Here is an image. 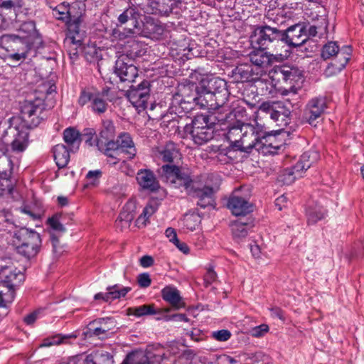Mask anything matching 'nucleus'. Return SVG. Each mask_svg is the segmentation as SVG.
I'll use <instances>...</instances> for the list:
<instances>
[{"instance_id": "nucleus-44", "label": "nucleus", "mask_w": 364, "mask_h": 364, "mask_svg": "<svg viewBox=\"0 0 364 364\" xmlns=\"http://www.w3.org/2000/svg\"><path fill=\"white\" fill-rule=\"evenodd\" d=\"M102 172L100 169L89 171L85 176V186L95 187L100 183Z\"/></svg>"}, {"instance_id": "nucleus-57", "label": "nucleus", "mask_w": 364, "mask_h": 364, "mask_svg": "<svg viewBox=\"0 0 364 364\" xmlns=\"http://www.w3.org/2000/svg\"><path fill=\"white\" fill-rule=\"evenodd\" d=\"M48 223L50 225V227L54 230L58 232L65 231V227L60 223L58 217L57 216H53L52 218H49L48 220Z\"/></svg>"}, {"instance_id": "nucleus-53", "label": "nucleus", "mask_w": 364, "mask_h": 364, "mask_svg": "<svg viewBox=\"0 0 364 364\" xmlns=\"http://www.w3.org/2000/svg\"><path fill=\"white\" fill-rule=\"evenodd\" d=\"M12 189V183L9 179L0 178V198L4 195L10 194Z\"/></svg>"}, {"instance_id": "nucleus-63", "label": "nucleus", "mask_w": 364, "mask_h": 364, "mask_svg": "<svg viewBox=\"0 0 364 364\" xmlns=\"http://www.w3.org/2000/svg\"><path fill=\"white\" fill-rule=\"evenodd\" d=\"M66 364H87V355L85 357L82 355L73 357Z\"/></svg>"}, {"instance_id": "nucleus-16", "label": "nucleus", "mask_w": 364, "mask_h": 364, "mask_svg": "<svg viewBox=\"0 0 364 364\" xmlns=\"http://www.w3.org/2000/svg\"><path fill=\"white\" fill-rule=\"evenodd\" d=\"M114 72L123 82H133L138 76L137 68L131 63L127 55H122L116 60Z\"/></svg>"}, {"instance_id": "nucleus-32", "label": "nucleus", "mask_w": 364, "mask_h": 364, "mask_svg": "<svg viewBox=\"0 0 364 364\" xmlns=\"http://www.w3.org/2000/svg\"><path fill=\"white\" fill-rule=\"evenodd\" d=\"M233 75L238 81H255L257 77L254 76V68L247 65L237 66L233 70Z\"/></svg>"}, {"instance_id": "nucleus-43", "label": "nucleus", "mask_w": 364, "mask_h": 364, "mask_svg": "<svg viewBox=\"0 0 364 364\" xmlns=\"http://www.w3.org/2000/svg\"><path fill=\"white\" fill-rule=\"evenodd\" d=\"M115 128L113 122L109 119L104 120L100 132V137L106 140H109L113 138Z\"/></svg>"}, {"instance_id": "nucleus-39", "label": "nucleus", "mask_w": 364, "mask_h": 364, "mask_svg": "<svg viewBox=\"0 0 364 364\" xmlns=\"http://www.w3.org/2000/svg\"><path fill=\"white\" fill-rule=\"evenodd\" d=\"M260 142L267 151L271 154L276 153L282 146V144L277 140L276 136L272 135L263 137Z\"/></svg>"}, {"instance_id": "nucleus-52", "label": "nucleus", "mask_w": 364, "mask_h": 364, "mask_svg": "<svg viewBox=\"0 0 364 364\" xmlns=\"http://www.w3.org/2000/svg\"><path fill=\"white\" fill-rule=\"evenodd\" d=\"M191 100L193 101L196 105H199L201 108L208 109V102L205 97V92L198 94L197 96L194 95L193 97H188L187 102H190Z\"/></svg>"}, {"instance_id": "nucleus-12", "label": "nucleus", "mask_w": 364, "mask_h": 364, "mask_svg": "<svg viewBox=\"0 0 364 364\" xmlns=\"http://www.w3.org/2000/svg\"><path fill=\"white\" fill-rule=\"evenodd\" d=\"M66 23L68 31L65 44L68 47L70 55L77 56V49L81 46L83 40V33L80 29L81 21L79 17H72Z\"/></svg>"}, {"instance_id": "nucleus-61", "label": "nucleus", "mask_w": 364, "mask_h": 364, "mask_svg": "<svg viewBox=\"0 0 364 364\" xmlns=\"http://www.w3.org/2000/svg\"><path fill=\"white\" fill-rule=\"evenodd\" d=\"M216 277L215 272L213 269L209 268L205 275V281L208 284H211L216 279Z\"/></svg>"}, {"instance_id": "nucleus-46", "label": "nucleus", "mask_w": 364, "mask_h": 364, "mask_svg": "<svg viewBox=\"0 0 364 364\" xmlns=\"http://www.w3.org/2000/svg\"><path fill=\"white\" fill-rule=\"evenodd\" d=\"M53 15L55 16L56 18L64 21H68L73 17L71 16L70 9L65 4L58 6L53 10Z\"/></svg>"}, {"instance_id": "nucleus-30", "label": "nucleus", "mask_w": 364, "mask_h": 364, "mask_svg": "<svg viewBox=\"0 0 364 364\" xmlns=\"http://www.w3.org/2000/svg\"><path fill=\"white\" fill-rule=\"evenodd\" d=\"M53 157L58 168H64L70 161V154L63 144H57L53 148Z\"/></svg>"}, {"instance_id": "nucleus-2", "label": "nucleus", "mask_w": 364, "mask_h": 364, "mask_svg": "<svg viewBox=\"0 0 364 364\" xmlns=\"http://www.w3.org/2000/svg\"><path fill=\"white\" fill-rule=\"evenodd\" d=\"M23 274L16 268L3 267L0 271V307L11 304L15 296V287L23 281Z\"/></svg>"}, {"instance_id": "nucleus-1", "label": "nucleus", "mask_w": 364, "mask_h": 364, "mask_svg": "<svg viewBox=\"0 0 364 364\" xmlns=\"http://www.w3.org/2000/svg\"><path fill=\"white\" fill-rule=\"evenodd\" d=\"M231 147L234 150L248 152L255 147L259 141L258 133L250 124L231 127L227 134Z\"/></svg>"}, {"instance_id": "nucleus-28", "label": "nucleus", "mask_w": 364, "mask_h": 364, "mask_svg": "<svg viewBox=\"0 0 364 364\" xmlns=\"http://www.w3.org/2000/svg\"><path fill=\"white\" fill-rule=\"evenodd\" d=\"M158 157L161 158L164 162L171 163L175 159L180 158V154L176 144L173 142H169L158 151Z\"/></svg>"}, {"instance_id": "nucleus-26", "label": "nucleus", "mask_w": 364, "mask_h": 364, "mask_svg": "<svg viewBox=\"0 0 364 364\" xmlns=\"http://www.w3.org/2000/svg\"><path fill=\"white\" fill-rule=\"evenodd\" d=\"M284 70L286 77V85H289V88H285L282 95H287L289 92L296 93L295 83L301 80V75L299 70L295 68L284 65Z\"/></svg>"}, {"instance_id": "nucleus-50", "label": "nucleus", "mask_w": 364, "mask_h": 364, "mask_svg": "<svg viewBox=\"0 0 364 364\" xmlns=\"http://www.w3.org/2000/svg\"><path fill=\"white\" fill-rule=\"evenodd\" d=\"M143 44L134 39H129L127 42V48H129V52L131 55L139 56L141 55Z\"/></svg>"}, {"instance_id": "nucleus-55", "label": "nucleus", "mask_w": 364, "mask_h": 364, "mask_svg": "<svg viewBox=\"0 0 364 364\" xmlns=\"http://www.w3.org/2000/svg\"><path fill=\"white\" fill-rule=\"evenodd\" d=\"M213 337L218 341H227L231 337V333L226 329L213 331L212 333Z\"/></svg>"}, {"instance_id": "nucleus-58", "label": "nucleus", "mask_w": 364, "mask_h": 364, "mask_svg": "<svg viewBox=\"0 0 364 364\" xmlns=\"http://www.w3.org/2000/svg\"><path fill=\"white\" fill-rule=\"evenodd\" d=\"M137 282L141 287L146 288L150 286L151 283V279L149 274L142 273L139 274L137 277Z\"/></svg>"}, {"instance_id": "nucleus-38", "label": "nucleus", "mask_w": 364, "mask_h": 364, "mask_svg": "<svg viewBox=\"0 0 364 364\" xmlns=\"http://www.w3.org/2000/svg\"><path fill=\"white\" fill-rule=\"evenodd\" d=\"M213 190L210 187H204L198 191L197 196L199 198L198 205L202 208H205L208 205H213Z\"/></svg>"}, {"instance_id": "nucleus-6", "label": "nucleus", "mask_w": 364, "mask_h": 364, "mask_svg": "<svg viewBox=\"0 0 364 364\" xmlns=\"http://www.w3.org/2000/svg\"><path fill=\"white\" fill-rule=\"evenodd\" d=\"M17 252L26 258L35 257L41 245L40 235L32 230L21 228L16 234Z\"/></svg>"}, {"instance_id": "nucleus-4", "label": "nucleus", "mask_w": 364, "mask_h": 364, "mask_svg": "<svg viewBox=\"0 0 364 364\" xmlns=\"http://www.w3.org/2000/svg\"><path fill=\"white\" fill-rule=\"evenodd\" d=\"M350 47L346 46L339 49L336 42L331 41L326 44L322 49V58L326 60L336 56L334 61L328 66L326 74H336L342 70L350 59Z\"/></svg>"}, {"instance_id": "nucleus-19", "label": "nucleus", "mask_w": 364, "mask_h": 364, "mask_svg": "<svg viewBox=\"0 0 364 364\" xmlns=\"http://www.w3.org/2000/svg\"><path fill=\"white\" fill-rule=\"evenodd\" d=\"M326 108V100L323 97H316L309 101L306 106L305 116L308 122L313 124L314 121L321 117Z\"/></svg>"}, {"instance_id": "nucleus-35", "label": "nucleus", "mask_w": 364, "mask_h": 364, "mask_svg": "<svg viewBox=\"0 0 364 364\" xmlns=\"http://www.w3.org/2000/svg\"><path fill=\"white\" fill-rule=\"evenodd\" d=\"M149 353L142 350L133 351L129 353L122 364H146L150 359Z\"/></svg>"}, {"instance_id": "nucleus-47", "label": "nucleus", "mask_w": 364, "mask_h": 364, "mask_svg": "<svg viewBox=\"0 0 364 364\" xmlns=\"http://www.w3.org/2000/svg\"><path fill=\"white\" fill-rule=\"evenodd\" d=\"M269 79L272 80L276 85L277 83L283 82L286 84V77L284 70V65L281 67L274 68L272 70L269 72Z\"/></svg>"}, {"instance_id": "nucleus-18", "label": "nucleus", "mask_w": 364, "mask_h": 364, "mask_svg": "<svg viewBox=\"0 0 364 364\" xmlns=\"http://www.w3.org/2000/svg\"><path fill=\"white\" fill-rule=\"evenodd\" d=\"M136 179L140 188L145 191L156 192L160 184L155 174L150 169H140L137 171Z\"/></svg>"}, {"instance_id": "nucleus-40", "label": "nucleus", "mask_w": 364, "mask_h": 364, "mask_svg": "<svg viewBox=\"0 0 364 364\" xmlns=\"http://www.w3.org/2000/svg\"><path fill=\"white\" fill-rule=\"evenodd\" d=\"M157 207L151 203H149L144 209L142 213L136 220V224L139 228L144 227L146 225L148 219L156 210Z\"/></svg>"}, {"instance_id": "nucleus-10", "label": "nucleus", "mask_w": 364, "mask_h": 364, "mask_svg": "<svg viewBox=\"0 0 364 364\" xmlns=\"http://www.w3.org/2000/svg\"><path fill=\"white\" fill-rule=\"evenodd\" d=\"M162 177L174 188H183L189 193L193 188V180L191 176L181 171L178 166L172 164L164 165L161 167Z\"/></svg>"}, {"instance_id": "nucleus-13", "label": "nucleus", "mask_w": 364, "mask_h": 364, "mask_svg": "<svg viewBox=\"0 0 364 364\" xmlns=\"http://www.w3.org/2000/svg\"><path fill=\"white\" fill-rule=\"evenodd\" d=\"M210 88L216 86L214 91L205 92V97L208 102L209 109H217L222 107L228 100V90L226 82L220 78H213L209 82Z\"/></svg>"}, {"instance_id": "nucleus-31", "label": "nucleus", "mask_w": 364, "mask_h": 364, "mask_svg": "<svg viewBox=\"0 0 364 364\" xmlns=\"http://www.w3.org/2000/svg\"><path fill=\"white\" fill-rule=\"evenodd\" d=\"M326 210L321 205L315 204L309 206L306 210L307 222L314 225L318 221L323 220L326 215Z\"/></svg>"}, {"instance_id": "nucleus-20", "label": "nucleus", "mask_w": 364, "mask_h": 364, "mask_svg": "<svg viewBox=\"0 0 364 364\" xmlns=\"http://www.w3.org/2000/svg\"><path fill=\"white\" fill-rule=\"evenodd\" d=\"M117 149L119 152L124 153L127 158L132 159L136 154V149L134 143L128 133H122L118 137L116 141Z\"/></svg>"}, {"instance_id": "nucleus-59", "label": "nucleus", "mask_w": 364, "mask_h": 364, "mask_svg": "<svg viewBox=\"0 0 364 364\" xmlns=\"http://www.w3.org/2000/svg\"><path fill=\"white\" fill-rule=\"evenodd\" d=\"M274 102H262L259 107V110L261 112H265V113L271 114V112L274 109Z\"/></svg>"}, {"instance_id": "nucleus-54", "label": "nucleus", "mask_w": 364, "mask_h": 364, "mask_svg": "<svg viewBox=\"0 0 364 364\" xmlns=\"http://www.w3.org/2000/svg\"><path fill=\"white\" fill-rule=\"evenodd\" d=\"M83 136L86 137V143H88L90 146H92L93 143L96 142V145L98 146L99 149L101 150L100 141H96L95 132L93 129H85Z\"/></svg>"}, {"instance_id": "nucleus-36", "label": "nucleus", "mask_w": 364, "mask_h": 364, "mask_svg": "<svg viewBox=\"0 0 364 364\" xmlns=\"http://www.w3.org/2000/svg\"><path fill=\"white\" fill-rule=\"evenodd\" d=\"M63 139L65 143L75 149H78L81 141L80 134L73 127H68L64 130Z\"/></svg>"}, {"instance_id": "nucleus-17", "label": "nucleus", "mask_w": 364, "mask_h": 364, "mask_svg": "<svg viewBox=\"0 0 364 364\" xmlns=\"http://www.w3.org/2000/svg\"><path fill=\"white\" fill-rule=\"evenodd\" d=\"M282 41L284 45L290 47H298L304 44L308 37L304 31V28L300 24H296L289 27L285 31H282Z\"/></svg>"}, {"instance_id": "nucleus-45", "label": "nucleus", "mask_w": 364, "mask_h": 364, "mask_svg": "<svg viewBox=\"0 0 364 364\" xmlns=\"http://www.w3.org/2000/svg\"><path fill=\"white\" fill-rule=\"evenodd\" d=\"M76 336L73 334L62 336L55 335L54 336L47 338L43 340V343L40 345V347H50L52 346L59 345L63 343L64 340L69 338H75Z\"/></svg>"}, {"instance_id": "nucleus-60", "label": "nucleus", "mask_w": 364, "mask_h": 364, "mask_svg": "<svg viewBox=\"0 0 364 364\" xmlns=\"http://www.w3.org/2000/svg\"><path fill=\"white\" fill-rule=\"evenodd\" d=\"M165 235L169 241L172 243L177 242V235L176 230L172 228H168L165 231Z\"/></svg>"}, {"instance_id": "nucleus-34", "label": "nucleus", "mask_w": 364, "mask_h": 364, "mask_svg": "<svg viewBox=\"0 0 364 364\" xmlns=\"http://www.w3.org/2000/svg\"><path fill=\"white\" fill-rule=\"evenodd\" d=\"M107 292L105 293V301H112L117 299H120L126 296V294L131 290L130 287H121L119 284H115L107 287Z\"/></svg>"}, {"instance_id": "nucleus-22", "label": "nucleus", "mask_w": 364, "mask_h": 364, "mask_svg": "<svg viewBox=\"0 0 364 364\" xmlns=\"http://www.w3.org/2000/svg\"><path fill=\"white\" fill-rule=\"evenodd\" d=\"M228 208L236 216L245 215L252 211V205L245 198L232 196L228 203Z\"/></svg>"}, {"instance_id": "nucleus-33", "label": "nucleus", "mask_w": 364, "mask_h": 364, "mask_svg": "<svg viewBox=\"0 0 364 364\" xmlns=\"http://www.w3.org/2000/svg\"><path fill=\"white\" fill-rule=\"evenodd\" d=\"M265 77V78H262L261 80L257 77V79L255 80V82L257 83V89L259 90L262 95L274 96L277 92L276 83H274L272 80H269V75Z\"/></svg>"}, {"instance_id": "nucleus-14", "label": "nucleus", "mask_w": 364, "mask_h": 364, "mask_svg": "<svg viewBox=\"0 0 364 364\" xmlns=\"http://www.w3.org/2000/svg\"><path fill=\"white\" fill-rule=\"evenodd\" d=\"M0 57L4 59H11L14 61H18L25 59L26 53L24 51L20 52L18 44L20 41L14 36L4 35L1 39Z\"/></svg>"}, {"instance_id": "nucleus-9", "label": "nucleus", "mask_w": 364, "mask_h": 364, "mask_svg": "<svg viewBox=\"0 0 364 364\" xmlns=\"http://www.w3.org/2000/svg\"><path fill=\"white\" fill-rule=\"evenodd\" d=\"M44 104L41 99L25 101L21 106V114L25 124L29 128L38 126L45 117Z\"/></svg>"}, {"instance_id": "nucleus-8", "label": "nucleus", "mask_w": 364, "mask_h": 364, "mask_svg": "<svg viewBox=\"0 0 364 364\" xmlns=\"http://www.w3.org/2000/svg\"><path fill=\"white\" fill-rule=\"evenodd\" d=\"M264 50L265 49L259 48L257 50L251 52L250 54V61L257 70L256 75H262V73L264 72V68L274 62H282L285 60L291 53V51H288L287 50H284L281 52L277 50L274 53L266 52Z\"/></svg>"}, {"instance_id": "nucleus-29", "label": "nucleus", "mask_w": 364, "mask_h": 364, "mask_svg": "<svg viewBox=\"0 0 364 364\" xmlns=\"http://www.w3.org/2000/svg\"><path fill=\"white\" fill-rule=\"evenodd\" d=\"M87 364H113L112 356L103 350H96L87 355Z\"/></svg>"}, {"instance_id": "nucleus-15", "label": "nucleus", "mask_w": 364, "mask_h": 364, "mask_svg": "<svg viewBox=\"0 0 364 364\" xmlns=\"http://www.w3.org/2000/svg\"><path fill=\"white\" fill-rule=\"evenodd\" d=\"M149 86L148 81H143L136 87H131L127 91L129 101L139 112L144 110L147 107L150 92Z\"/></svg>"}, {"instance_id": "nucleus-23", "label": "nucleus", "mask_w": 364, "mask_h": 364, "mask_svg": "<svg viewBox=\"0 0 364 364\" xmlns=\"http://www.w3.org/2000/svg\"><path fill=\"white\" fill-rule=\"evenodd\" d=\"M161 294L162 299L176 309H179L184 306L180 291L174 286H166L162 289Z\"/></svg>"}, {"instance_id": "nucleus-11", "label": "nucleus", "mask_w": 364, "mask_h": 364, "mask_svg": "<svg viewBox=\"0 0 364 364\" xmlns=\"http://www.w3.org/2000/svg\"><path fill=\"white\" fill-rule=\"evenodd\" d=\"M116 328V321L112 318H101L90 322L84 334L86 337L105 339L110 337Z\"/></svg>"}, {"instance_id": "nucleus-49", "label": "nucleus", "mask_w": 364, "mask_h": 364, "mask_svg": "<svg viewBox=\"0 0 364 364\" xmlns=\"http://www.w3.org/2000/svg\"><path fill=\"white\" fill-rule=\"evenodd\" d=\"M133 314L140 317L146 315H154L156 314L154 305H142L133 309Z\"/></svg>"}, {"instance_id": "nucleus-64", "label": "nucleus", "mask_w": 364, "mask_h": 364, "mask_svg": "<svg viewBox=\"0 0 364 364\" xmlns=\"http://www.w3.org/2000/svg\"><path fill=\"white\" fill-rule=\"evenodd\" d=\"M132 14V9H127L118 17V21L121 24H124L128 21L130 16Z\"/></svg>"}, {"instance_id": "nucleus-3", "label": "nucleus", "mask_w": 364, "mask_h": 364, "mask_svg": "<svg viewBox=\"0 0 364 364\" xmlns=\"http://www.w3.org/2000/svg\"><path fill=\"white\" fill-rule=\"evenodd\" d=\"M282 37V31L265 26L255 30L252 41L257 44L262 49L273 48L274 52H276L278 50L277 47H282L284 50L290 51L288 46L284 45Z\"/></svg>"}, {"instance_id": "nucleus-25", "label": "nucleus", "mask_w": 364, "mask_h": 364, "mask_svg": "<svg viewBox=\"0 0 364 364\" xmlns=\"http://www.w3.org/2000/svg\"><path fill=\"white\" fill-rule=\"evenodd\" d=\"M16 133L11 144V151L19 154L23 152L28 145V132L26 129L14 128Z\"/></svg>"}, {"instance_id": "nucleus-56", "label": "nucleus", "mask_w": 364, "mask_h": 364, "mask_svg": "<svg viewBox=\"0 0 364 364\" xmlns=\"http://www.w3.org/2000/svg\"><path fill=\"white\" fill-rule=\"evenodd\" d=\"M269 326L267 324L263 323L253 328L251 330V334L254 337L259 338L267 333L269 331Z\"/></svg>"}, {"instance_id": "nucleus-7", "label": "nucleus", "mask_w": 364, "mask_h": 364, "mask_svg": "<svg viewBox=\"0 0 364 364\" xmlns=\"http://www.w3.org/2000/svg\"><path fill=\"white\" fill-rule=\"evenodd\" d=\"M185 132L189 134L193 142L197 145H203L213 139L214 129L208 124L206 116H196L191 124L185 127Z\"/></svg>"}, {"instance_id": "nucleus-48", "label": "nucleus", "mask_w": 364, "mask_h": 364, "mask_svg": "<svg viewBox=\"0 0 364 364\" xmlns=\"http://www.w3.org/2000/svg\"><path fill=\"white\" fill-rule=\"evenodd\" d=\"M199 218L196 215H186L183 219V228L190 230H195L198 226Z\"/></svg>"}, {"instance_id": "nucleus-62", "label": "nucleus", "mask_w": 364, "mask_h": 364, "mask_svg": "<svg viewBox=\"0 0 364 364\" xmlns=\"http://www.w3.org/2000/svg\"><path fill=\"white\" fill-rule=\"evenodd\" d=\"M21 29L25 32H27L28 33H31L35 31L36 30V26L35 23L33 21H28L23 23L21 26Z\"/></svg>"}, {"instance_id": "nucleus-27", "label": "nucleus", "mask_w": 364, "mask_h": 364, "mask_svg": "<svg viewBox=\"0 0 364 364\" xmlns=\"http://www.w3.org/2000/svg\"><path fill=\"white\" fill-rule=\"evenodd\" d=\"M252 227V223L249 219L240 218L231 224V230L233 237L240 240L245 237Z\"/></svg>"}, {"instance_id": "nucleus-41", "label": "nucleus", "mask_w": 364, "mask_h": 364, "mask_svg": "<svg viewBox=\"0 0 364 364\" xmlns=\"http://www.w3.org/2000/svg\"><path fill=\"white\" fill-rule=\"evenodd\" d=\"M134 219V215L131 212L123 210L120 213L118 218L115 222L117 228L123 230L129 227L131 222Z\"/></svg>"}, {"instance_id": "nucleus-21", "label": "nucleus", "mask_w": 364, "mask_h": 364, "mask_svg": "<svg viewBox=\"0 0 364 364\" xmlns=\"http://www.w3.org/2000/svg\"><path fill=\"white\" fill-rule=\"evenodd\" d=\"M310 168V163L301 162L299 161L290 170H286L280 176L281 181L287 185L292 183L296 178L303 176L304 173Z\"/></svg>"}, {"instance_id": "nucleus-37", "label": "nucleus", "mask_w": 364, "mask_h": 364, "mask_svg": "<svg viewBox=\"0 0 364 364\" xmlns=\"http://www.w3.org/2000/svg\"><path fill=\"white\" fill-rule=\"evenodd\" d=\"M102 151L109 158L107 161L109 164L114 165L119 162V159L118 157L120 153L119 149H117L116 143L114 141H108L105 144V148Z\"/></svg>"}, {"instance_id": "nucleus-42", "label": "nucleus", "mask_w": 364, "mask_h": 364, "mask_svg": "<svg viewBox=\"0 0 364 364\" xmlns=\"http://www.w3.org/2000/svg\"><path fill=\"white\" fill-rule=\"evenodd\" d=\"M14 164L17 162H14L11 156L5 155V148L4 146L0 148V173L11 171Z\"/></svg>"}, {"instance_id": "nucleus-51", "label": "nucleus", "mask_w": 364, "mask_h": 364, "mask_svg": "<svg viewBox=\"0 0 364 364\" xmlns=\"http://www.w3.org/2000/svg\"><path fill=\"white\" fill-rule=\"evenodd\" d=\"M319 159V154L318 151L314 150H310L304 152L301 156L300 159L301 162L310 163V166L315 162H316Z\"/></svg>"}, {"instance_id": "nucleus-5", "label": "nucleus", "mask_w": 364, "mask_h": 364, "mask_svg": "<svg viewBox=\"0 0 364 364\" xmlns=\"http://www.w3.org/2000/svg\"><path fill=\"white\" fill-rule=\"evenodd\" d=\"M108 101H112L109 87H104L102 91H96L90 88L84 89L81 91L78 98V104L80 106L82 107L90 102L91 110L99 114L107 111Z\"/></svg>"}, {"instance_id": "nucleus-24", "label": "nucleus", "mask_w": 364, "mask_h": 364, "mask_svg": "<svg viewBox=\"0 0 364 364\" xmlns=\"http://www.w3.org/2000/svg\"><path fill=\"white\" fill-rule=\"evenodd\" d=\"M144 31L149 37L159 40L167 36L168 31L164 23L159 21H147L144 25Z\"/></svg>"}]
</instances>
